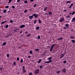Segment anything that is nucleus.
Masks as SVG:
<instances>
[{
  "label": "nucleus",
  "instance_id": "f257e3e1",
  "mask_svg": "<svg viewBox=\"0 0 75 75\" xmlns=\"http://www.w3.org/2000/svg\"><path fill=\"white\" fill-rule=\"evenodd\" d=\"M39 69H37L35 71L34 73L35 74H37L39 73Z\"/></svg>",
  "mask_w": 75,
  "mask_h": 75
},
{
  "label": "nucleus",
  "instance_id": "f03ea898",
  "mask_svg": "<svg viewBox=\"0 0 75 75\" xmlns=\"http://www.w3.org/2000/svg\"><path fill=\"white\" fill-rule=\"evenodd\" d=\"M55 45H56V44H54L52 45V46L51 47V49H50V52H52V50L53 49H54V47Z\"/></svg>",
  "mask_w": 75,
  "mask_h": 75
},
{
  "label": "nucleus",
  "instance_id": "7ed1b4c3",
  "mask_svg": "<svg viewBox=\"0 0 75 75\" xmlns=\"http://www.w3.org/2000/svg\"><path fill=\"white\" fill-rule=\"evenodd\" d=\"M33 16H34V18H37L38 17V14H36V13H34L33 14Z\"/></svg>",
  "mask_w": 75,
  "mask_h": 75
},
{
  "label": "nucleus",
  "instance_id": "20e7f679",
  "mask_svg": "<svg viewBox=\"0 0 75 75\" xmlns=\"http://www.w3.org/2000/svg\"><path fill=\"white\" fill-rule=\"evenodd\" d=\"M64 18L63 17H62L60 20H59V21L60 22H63L64 21Z\"/></svg>",
  "mask_w": 75,
  "mask_h": 75
},
{
  "label": "nucleus",
  "instance_id": "39448f33",
  "mask_svg": "<svg viewBox=\"0 0 75 75\" xmlns=\"http://www.w3.org/2000/svg\"><path fill=\"white\" fill-rule=\"evenodd\" d=\"M19 28H16V29H15V30H14V32L15 33V32H18V31H19Z\"/></svg>",
  "mask_w": 75,
  "mask_h": 75
},
{
  "label": "nucleus",
  "instance_id": "423d86ee",
  "mask_svg": "<svg viewBox=\"0 0 75 75\" xmlns=\"http://www.w3.org/2000/svg\"><path fill=\"white\" fill-rule=\"evenodd\" d=\"M52 60H49V61H48L47 62H45V63H46L47 64L49 63H50L51 62H52Z\"/></svg>",
  "mask_w": 75,
  "mask_h": 75
},
{
  "label": "nucleus",
  "instance_id": "0eeeda50",
  "mask_svg": "<svg viewBox=\"0 0 75 75\" xmlns=\"http://www.w3.org/2000/svg\"><path fill=\"white\" fill-rule=\"evenodd\" d=\"M62 71L64 72V73H66V69L65 68H63L62 69Z\"/></svg>",
  "mask_w": 75,
  "mask_h": 75
},
{
  "label": "nucleus",
  "instance_id": "6e6552de",
  "mask_svg": "<svg viewBox=\"0 0 75 75\" xmlns=\"http://www.w3.org/2000/svg\"><path fill=\"white\" fill-rule=\"evenodd\" d=\"M25 26V25H22L21 26L20 28H24Z\"/></svg>",
  "mask_w": 75,
  "mask_h": 75
},
{
  "label": "nucleus",
  "instance_id": "1a4fd4ad",
  "mask_svg": "<svg viewBox=\"0 0 75 75\" xmlns=\"http://www.w3.org/2000/svg\"><path fill=\"white\" fill-rule=\"evenodd\" d=\"M43 66H44L43 65H41L40 66V68L41 69L43 67Z\"/></svg>",
  "mask_w": 75,
  "mask_h": 75
},
{
  "label": "nucleus",
  "instance_id": "9d476101",
  "mask_svg": "<svg viewBox=\"0 0 75 75\" xmlns=\"http://www.w3.org/2000/svg\"><path fill=\"white\" fill-rule=\"evenodd\" d=\"M33 16V15L32 16H30L29 18L30 19H32Z\"/></svg>",
  "mask_w": 75,
  "mask_h": 75
},
{
  "label": "nucleus",
  "instance_id": "9b49d317",
  "mask_svg": "<svg viewBox=\"0 0 75 75\" xmlns=\"http://www.w3.org/2000/svg\"><path fill=\"white\" fill-rule=\"evenodd\" d=\"M70 38H71V39H74L75 38V37H74L73 35L70 36Z\"/></svg>",
  "mask_w": 75,
  "mask_h": 75
},
{
  "label": "nucleus",
  "instance_id": "f8f14e48",
  "mask_svg": "<svg viewBox=\"0 0 75 75\" xmlns=\"http://www.w3.org/2000/svg\"><path fill=\"white\" fill-rule=\"evenodd\" d=\"M74 4H71L69 7V8L70 9L72 7V6Z\"/></svg>",
  "mask_w": 75,
  "mask_h": 75
},
{
  "label": "nucleus",
  "instance_id": "ddd939ff",
  "mask_svg": "<svg viewBox=\"0 0 75 75\" xmlns=\"http://www.w3.org/2000/svg\"><path fill=\"white\" fill-rule=\"evenodd\" d=\"M64 55L63 54H62L60 57V59H61V58H62L63 57H64Z\"/></svg>",
  "mask_w": 75,
  "mask_h": 75
},
{
  "label": "nucleus",
  "instance_id": "4468645a",
  "mask_svg": "<svg viewBox=\"0 0 75 75\" xmlns=\"http://www.w3.org/2000/svg\"><path fill=\"white\" fill-rule=\"evenodd\" d=\"M52 59V57H50L48 58V60L49 61L51 60V59Z\"/></svg>",
  "mask_w": 75,
  "mask_h": 75
},
{
  "label": "nucleus",
  "instance_id": "2eb2a0df",
  "mask_svg": "<svg viewBox=\"0 0 75 75\" xmlns=\"http://www.w3.org/2000/svg\"><path fill=\"white\" fill-rule=\"evenodd\" d=\"M42 23V21H41L40 19L39 20V24H40Z\"/></svg>",
  "mask_w": 75,
  "mask_h": 75
},
{
  "label": "nucleus",
  "instance_id": "dca6fc26",
  "mask_svg": "<svg viewBox=\"0 0 75 75\" xmlns=\"http://www.w3.org/2000/svg\"><path fill=\"white\" fill-rule=\"evenodd\" d=\"M22 70L23 71V73H25L26 71L25 69H22Z\"/></svg>",
  "mask_w": 75,
  "mask_h": 75
},
{
  "label": "nucleus",
  "instance_id": "f3484780",
  "mask_svg": "<svg viewBox=\"0 0 75 75\" xmlns=\"http://www.w3.org/2000/svg\"><path fill=\"white\" fill-rule=\"evenodd\" d=\"M40 27H39V26H37V27L36 28V30H38L39 29V28H40Z\"/></svg>",
  "mask_w": 75,
  "mask_h": 75
},
{
  "label": "nucleus",
  "instance_id": "a211bd4d",
  "mask_svg": "<svg viewBox=\"0 0 75 75\" xmlns=\"http://www.w3.org/2000/svg\"><path fill=\"white\" fill-rule=\"evenodd\" d=\"M74 21H75V18H74L72 19V21H71L73 22Z\"/></svg>",
  "mask_w": 75,
  "mask_h": 75
},
{
  "label": "nucleus",
  "instance_id": "6ab92c4d",
  "mask_svg": "<svg viewBox=\"0 0 75 75\" xmlns=\"http://www.w3.org/2000/svg\"><path fill=\"white\" fill-rule=\"evenodd\" d=\"M49 16L51 15L52 14V13L51 11L49 13Z\"/></svg>",
  "mask_w": 75,
  "mask_h": 75
},
{
  "label": "nucleus",
  "instance_id": "aec40b11",
  "mask_svg": "<svg viewBox=\"0 0 75 75\" xmlns=\"http://www.w3.org/2000/svg\"><path fill=\"white\" fill-rule=\"evenodd\" d=\"M13 65L15 66L16 65V63L15 61L13 62Z\"/></svg>",
  "mask_w": 75,
  "mask_h": 75
},
{
  "label": "nucleus",
  "instance_id": "412c9836",
  "mask_svg": "<svg viewBox=\"0 0 75 75\" xmlns=\"http://www.w3.org/2000/svg\"><path fill=\"white\" fill-rule=\"evenodd\" d=\"M47 8V7H46L44 9V11H46Z\"/></svg>",
  "mask_w": 75,
  "mask_h": 75
},
{
  "label": "nucleus",
  "instance_id": "4be33fe9",
  "mask_svg": "<svg viewBox=\"0 0 75 75\" xmlns=\"http://www.w3.org/2000/svg\"><path fill=\"white\" fill-rule=\"evenodd\" d=\"M41 59H39V60L38 61V63L39 64L41 62Z\"/></svg>",
  "mask_w": 75,
  "mask_h": 75
},
{
  "label": "nucleus",
  "instance_id": "5701e85b",
  "mask_svg": "<svg viewBox=\"0 0 75 75\" xmlns=\"http://www.w3.org/2000/svg\"><path fill=\"white\" fill-rule=\"evenodd\" d=\"M7 21H3L1 23V24H4V23H6Z\"/></svg>",
  "mask_w": 75,
  "mask_h": 75
},
{
  "label": "nucleus",
  "instance_id": "b1692460",
  "mask_svg": "<svg viewBox=\"0 0 75 75\" xmlns=\"http://www.w3.org/2000/svg\"><path fill=\"white\" fill-rule=\"evenodd\" d=\"M31 36V34H28V35H27V37H29V36Z\"/></svg>",
  "mask_w": 75,
  "mask_h": 75
},
{
  "label": "nucleus",
  "instance_id": "393cba45",
  "mask_svg": "<svg viewBox=\"0 0 75 75\" xmlns=\"http://www.w3.org/2000/svg\"><path fill=\"white\" fill-rule=\"evenodd\" d=\"M75 13V11H74L72 12V15H74V14Z\"/></svg>",
  "mask_w": 75,
  "mask_h": 75
},
{
  "label": "nucleus",
  "instance_id": "a878e982",
  "mask_svg": "<svg viewBox=\"0 0 75 75\" xmlns=\"http://www.w3.org/2000/svg\"><path fill=\"white\" fill-rule=\"evenodd\" d=\"M71 41L73 43H74L75 42V40H72Z\"/></svg>",
  "mask_w": 75,
  "mask_h": 75
},
{
  "label": "nucleus",
  "instance_id": "bb28decb",
  "mask_svg": "<svg viewBox=\"0 0 75 75\" xmlns=\"http://www.w3.org/2000/svg\"><path fill=\"white\" fill-rule=\"evenodd\" d=\"M23 59H21V63H22L23 62Z\"/></svg>",
  "mask_w": 75,
  "mask_h": 75
},
{
  "label": "nucleus",
  "instance_id": "cd10ccee",
  "mask_svg": "<svg viewBox=\"0 0 75 75\" xmlns=\"http://www.w3.org/2000/svg\"><path fill=\"white\" fill-rule=\"evenodd\" d=\"M29 53L30 54H31L32 53H33V52L32 50H31L30 51Z\"/></svg>",
  "mask_w": 75,
  "mask_h": 75
},
{
  "label": "nucleus",
  "instance_id": "c85d7f7f",
  "mask_svg": "<svg viewBox=\"0 0 75 75\" xmlns=\"http://www.w3.org/2000/svg\"><path fill=\"white\" fill-rule=\"evenodd\" d=\"M33 74V73L32 72H30L28 74V75H32Z\"/></svg>",
  "mask_w": 75,
  "mask_h": 75
},
{
  "label": "nucleus",
  "instance_id": "c756f323",
  "mask_svg": "<svg viewBox=\"0 0 75 75\" xmlns=\"http://www.w3.org/2000/svg\"><path fill=\"white\" fill-rule=\"evenodd\" d=\"M60 73V71L59 70L57 72V74H59Z\"/></svg>",
  "mask_w": 75,
  "mask_h": 75
},
{
  "label": "nucleus",
  "instance_id": "7c9ffc66",
  "mask_svg": "<svg viewBox=\"0 0 75 75\" xmlns=\"http://www.w3.org/2000/svg\"><path fill=\"white\" fill-rule=\"evenodd\" d=\"M39 49H36L35 50V51H39Z\"/></svg>",
  "mask_w": 75,
  "mask_h": 75
},
{
  "label": "nucleus",
  "instance_id": "2f4dec72",
  "mask_svg": "<svg viewBox=\"0 0 75 75\" xmlns=\"http://www.w3.org/2000/svg\"><path fill=\"white\" fill-rule=\"evenodd\" d=\"M70 2H71V1H67L66 3L67 4H69L70 3Z\"/></svg>",
  "mask_w": 75,
  "mask_h": 75
},
{
  "label": "nucleus",
  "instance_id": "473e14b6",
  "mask_svg": "<svg viewBox=\"0 0 75 75\" xmlns=\"http://www.w3.org/2000/svg\"><path fill=\"white\" fill-rule=\"evenodd\" d=\"M37 21V20H35L34 21V24H36V22Z\"/></svg>",
  "mask_w": 75,
  "mask_h": 75
},
{
  "label": "nucleus",
  "instance_id": "72a5a7b5",
  "mask_svg": "<svg viewBox=\"0 0 75 75\" xmlns=\"http://www.w3.org/2000/svg\"><path fill=\"white\" fill-rule=\"evenodd\" d=\"M8 25H6V28H8Z\"/></svg>",
  "mask_w": 75,
  "mask_h": 75
},
{
  "label": "nucleus",
  "instance_id": "f704fd0d",
  "mask_svg": "<svg viewBox=\"0 0 75 75\" xmlns=\"http://www.w3.org/2000/svg\"><path fill=\"white\" fill-rule=\"evenodd\" d=\"M6 43L5 42H3V45H6Z\"/></svg>",
  "mask_w": 75,
  "mask_h": 75
},
{
  "label": "nucleus",
  "instance_id": "c9c22d12",
  "mask_svg": "<svg viewBox=\"0 0 75 75\" xmlns=\"http://www.w3.org/2000/svg\"><path fill=\"white\" fill-rule=\"evenodd\" d=\"M6 12V10H5L4 11H3V13H5Z\"/></svg>",
  "mask_w": 75,
  "mask_h": 75
},
{
  "label": "nucleus",
  "instance_id": "e433bc0d",
  "mask_svg": "<svg viewBox=\"0 0 75 75\" xmlns=\"http://www.w3.org/2000/svg\"><path fill=\"white\" fill-rule=\"evenodd\" d=\"M12 1V0H10L8 2V4L10 3Z\"/></svg>",
  "mask_w": 75,
  "mask_h": 75
},
{
  "label": "nucleus",
  "instance_id": "4c0bfd02",
  "mask_svg": "<svg viewBox=\"0 0 75 75\" xmlns=\"http://www.w3.org/2000/svg\"><path fill=\"white\" fill-rule=\"evenodd\" d=\"M37 5V4H35L34 6V7H35Z\"/></svg>",
  "mask_w": 75,
  "mask_h": 75
},
{
  "label": "nucleus",
  "instance_id": "58836bf2",
  "mask_svg": "<svg viewBox=\"0 0 75 75\" xmlns=\"http://www.w3.org/2000/svg\"><path fill=\"white\" fill-rule=\"evenodd\" d=\"M10 23H12L13 22L12 20H10Z\"/></svg>",
  "mask_w": 75,
  "mask_h": 75
},
{
  "label": "nucleus",
  "instance_id": "ea45409f",
  "mask_svg": "<svg viewBox=\"0 0 75 75\" xmlns=\"http://www.w3.org/2000/svg\"><path fill=\"white\" fill-rule=\"evenodd\" d=\"M69 26V25L68 24H67L66 25V26L67 27H68Z\"/></svg>",
  "mask_w": 75,
  "mask_h": 75
},
{
  "label": "nucleus",
  "instance_id": "a19ab883",
  "mask_svg": "<svg viewBox=\"0 0 75 75\" xmlns=\"http://www.w3.org/2000/svg\"><path fill=\"white\" fill-rule=\"evenodd\" d=\"M25 69V67L24 66H23V68L22 69Z\"/></svg>",
  "mask_w": 75,
  "mask_h": 75
},
{
  "label": "nucleus",
  "instance_id": "79ce46f5",
  "mask_svg": "<svg viewBox=\"0 0 75 75\" xmlns=\"http://www.w3.org/2000/svg\"><path fill=\"white\" fill-rule=\"evenodd\" d=\"M24 3H25V4H27L28 3V1H25V2H24Z\"/></svg>",
  "mask_w": 75,
  "mask_h": 75
},
{
  "label": "nucleus",
  "instance_id": "37998d69",
  "mask_svg": "<svg viewBox=\"0 0 75 75\" xmlns=\"http://www.w3.org/2000/svg\"><path fill=\"white\" fill-rule=\"evenodd\" d=\"M2 69H3L1 67L0 68V70H1V71L2 70Z\"/></svg>",
  "mask_w": 75,
  "mask_h": 75
},
{
  "label": "nucleus",
  "instance_id": "c03bdc74",
  "mask_svg": "<svg viewBox=\"0 0 75 75\" xmlns=\"http://www.w3.org/2000/svg\"><path fill=\"white\" fill-rule=\"evenodd\" d=\"M7 57L8 58L9 57V54H7Z\"/></svg>",
  "mask_w": 75,
  "mask_h": 75
},
{
  "label": "nucleus",
  "instance_id": "a18cd8bd",
  "mask_svg": "<svg viewBox=\"0 0 75 75\" xmlns=\"http://www.w3.org/2000/svg\"><path fill=\"white\" fill-rule=\"evenodd\" d=\"M38 39H39L40 38V36H38Z\"/></svg>",
  "mask_w": 75,
  "mask_h": 75
},
{
  "label": "nucleus",
  "instance_id": "49530a36",
  "mask_svg": "<svg viewBox=\"0 0 75 75\" xmlns=\"http://www.w3.org/2000/svg\"><path fill=\"white\" fill-rule=\"evenodd\" d=\"M6 8H9V6H6Z\"/></svg>",
  "mask_w": 75,
  "mask_h": 75
},
{
  "label": "nucleus",
  "instance_id": "de8ad7c7",
  "mask_svg": "<svg viewBox=\"0 0 75 75\" xmlns=\"http://www.w3.org/2000/svg\"><path fill=\"white\" fill-rule=\"evenodd\" d=\"M21 34L22 33H23V31L22 30H21L20 32H19Z\"/></svg>",
  "mask_w": 75,
  "mask_h": 75
},
{
  "label": "nucleus",
  "instance_id": "09e8293b",
  "mask_svg": "<svg viewBox=\"0 0 75 75\" xmlns=\"http://www.w3.org/2000/svg\"><path fill=\"white\" fill-rule=\"evenodd\" d=\"M27 11H27L26 10H25V11L24 12L25 13H26Z\"/></svg>",
  "mask_w": 75,
  "mask_h": 75
},
{
  "label": "nucleus",
  "instance_id": "8fccbe9b",
  "mask_svg": "<svg viewBox=\"0 0 75 75\" xmlns=\"http://www.w3.org/2000/svg\"><path fill=\"white\" fill-rule=\"evenodd\" d=\"M70 16H67V18H70Z\"/></svg>",
  "mask_w": 75,
  "mask_h": 75
},
{
  "label": "nucleus",
  "instance_id": "3c124183",
  "mask_svg": "<svg viewBox=\"0 0 75 75\" xmlns=\"http://www.w3.org/2000/svg\"><path fill=\"white\" fill-rule=\"evenodd\" d=\"M12 8H13V9H14V8H15V7L14 6H12Z\"/></svg>",
  "mask_w": 75,
  "mask_h": 75
},
{
  "label": "nucleus",
  "instance_id": "603ef678",
  "mask_svg": "<svg viewBox=\"0 0 75 75\" xmlns=\"http://www.w3.org/2000/svg\"><path fill=\"white\" fill-rule=\"evenodd\" d=\"M20 0H17V2L18 3L20 1Z\"/></svg>",
  "mask_w": 75,
  "mask_h": 75
},
{
  "label": "nucleus",
  "instance_id": "864d4df0",
  "mask_svg": "<svg viewBox=\"0 0 75 75\" xmlns=\"http://www.w3.org/2000/svg\"><path fill=\"white\" fill-rule=\"evenodd\" d=\"M62 39H63V38H60V40H62Z\"/></svg>",
  "mask_w": 75,
  "mask_h": 75
},
{
  "label": "nucleus",
  "instance_id": "5fc2aeb1",
  "mask_svg": "<svg viewBox=\"0 0 75 75\" xmlns=\"http://www.w3.org/2000/svg\"><path fill=\"white\" fill-rule=\"evenodd\" d=\"M12 35V34H10L8 35V36H10V35L11 36Z\"/></svg>",
  "mask_w": 75,
  "mask_h": 75
},
{
  "label": "nucleus",
  "instance_id": "6e6d98bb",
  "mask_svg": "<svg viewBox=\"0 0 75 75\" xmlns=\"http://www.w3.org/2000/svg\"><path fill=\"white\" fill-rule=\"evenodd\" d=\"M28 33V31H25V33L27 34V33Z\"/></svg>",
  "mask_w": 75,
  "mask_h": 75
},
{
  "label": "nucleus",
  "instance_id": "4d7b16f0",
  "mask_svg": "<svg viewBox=\"0 0 75 75\" xmlns=\"http://www.w3.org/2000/svg\"><path fill=\"white\" fill-rule=\"evenodd\" d=\"M66 62H67V61H64V63H66Z\"/></svg>",
  "mask_w": 75,
  "mask_h": 75
},
{
  "label": "nucleus",
  "instance_id": "13d9d810",
  "mask_svg": "<svg viewBox=\"0 0 75 75\" xmlns=\"http://www.w3.org/2000/svg\"><path fill=\"white\" fill-rule=\"evenodd\" d=\"M19 57H18V58H17V60L18 61V60H19Z\"/></svg>",
  "mask_w": 75,
  "mask_h": 75
},
{
  "label": "nucleus",
  "instance_id": "bf43d9fd",
  "mask_svg": "<svg viewBox=\"0 0 75 75\" xmlns=\"http://www.w3.org/2000/svg\"><path fill=\"white\" fill-rule=\"evenodd\" d=\"M31 57V56H28V58H30Z\"/></svg>",
  "mask_w": 75,
  "mask_h": 75
},
{
  "label": "nucleus",
  "instance_id": "052dcab7",
  "mask_svg": "<svg viewBox=\"0 0 75 75\" xmlns=\"http://www.w3.org/2000/svg\"><path fill=\"white\" fill-rule=\"evenodd\" d=\"M67 10H65L63 12H65Z\"/></svg>",
  "mask_w": 75,
  "mask_h": 75
},
{
  "label": "nucleus",
  "instance_id": "680f3d73",
  "mask_svg": "<svg viewBox=\"0 0 75 75\" xmlns=\"http://www.w3.org/2000/svg\"><path fill=\"white\" fill-rule=\"evenodd\" d=\"M34 1V0H31L30 1L31 2L33 1Z\"/></svg>",
  "mask_w": 75,
  "mask_h": 75
},
{
  "label": "nucleus",
  "instance_id": "e2e57ef3",
  "mask_svg": "<svg viewBox=\"0 0 75 75\" xmlns=\"http://www.w3.org/2000/svg\"><path fill=\"white\" fill-rule=\"evenodd\" d=\"M64 29H66L67 28L66 27H64Z\"/></svg>",
  "mask_w": 75,
  "mask_h": 75
},
{
  "label": "nucleus",
  "instance_id": "0e129e2a",
  "mask_svg": "<svg viewBox=\"0 0 75 75\" xmlns=\"http://www.w3.org/2000/svg\"><path fill=\"white\" fill-rule=\"evenodd\" d=\"M69 14H71V15L72 14L71 13H69Z\"/></svg>",
  "mask_w": 75,
  "mask_h": 75
},
{
  "label": "nucleus",
  "instance_id": "69168bd1",
  "mask_svg": "<svg viewBox=\"0 0 75 75\" xmlns=\"http://www.w3.org/2000/svg\"><path fill=\"white\" fill-rule=\"evenodd\" d=\"M9 12H10V10H9V11H8V13H9Z\"/></svg>",
  "mask_w": 75,
  "mask_h": 75
},
{
  "label": "nucleus",
  "instance_id": "338daca9",
  "mask_svg": "<svg viewBox=\"0 0 75 75\" xmlns=\"http://www.w3.org/2000/svg\"><path fill=\"white\" fill-rule=\"evenodd\" d=\"M67 22L68 23H69V21H67Z\"/></svg>",
  "mask_w": 75,
  "mask_h": 75
},
{
  "label": "nucleus",
  "instance_id": "774afa93",
  "mask_svg": "<svg viewBox=\"0 0 75 75\" xmlns=\"http://www.w3.org/2000/svg\"><path fill=\"white\" fill-rule=\"evenodd\" d=\"M58 40H60V38H59V39L58 38Z\"/></svg>",
  "mask_w": 75,
  "mask_h": 75
}]
</instances>
